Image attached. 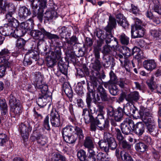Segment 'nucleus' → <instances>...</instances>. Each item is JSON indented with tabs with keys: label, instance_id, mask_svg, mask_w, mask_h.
I'll return each mask as SVG.
<instances>
[{
	"label": "nucleus",
	"instance_id": "nucleus-60",
	"mask_svg": "<svg viewBox=\"0 0 161 161\" xmlns=\"http://www.w3.org/2000/svg\"><path fill=\"white\" fill-rule=\"evenodd\" d=\"M150 32L151 35L154 37H159L161 35V31L152 30L150 31Z\"/></svg>",
	"mask_w": 161,
	"mask_h": 161
},
{
	"label": "nucleus",
	"instance_id": "nucleus-58",
	"mask_svg": "<svg viewBox=\"0 0 161 161\" xmlns=\"http://www.w3.org/2000/svg\"><path fill=\"white\" fill-rule=\"evenodd\" d=\"M37 142L40 146H43L46 143V138L42 136H39L37 138Z\"/></svg>",
	"mask_w": 161,
	"mask_h": 161
},
{
	"label": "nucleus",
	"instance_id": "nucleus-56",
	"mask_svg": "<svg viewBox=\"0 0 161 161\" xmlns=\"http://www.w3.org/2000/svg\"><path fill=\"white\" fill-rule=\"evenodd\" d=\"M111 48L108 45L104 46L102 50V53L104 55L110 54Z\"/></svg>",
	"mask_w": 161,
	"mask_h": 161
},
{
	"label": "nucleus",
	"instance_id": "nucleus-7",
	"mask_svg": "<svg viewBox=\"0 0 161 161\" xmlns=\"http://www.w3.org/2000/svg\"><path fill=\"white\" fill-rule=\"evenodd\" d=\"M3 0H0V8L2 11H8L6 14L5 17L6 19L9 22L14 19L13 17V15L15 12V6L13 4L7 2H4V4H3Z\"/></svg>",
	"mask_w": 161,
	"mask_h": 161
},
{
	"label": "nucleus",
	"instance_id": "nucleus-33",
	"mask_svg": "<svg viewBox=\"0 0 161 161\" xmlns=\"http://www.w3.org/2000/svg\"><path fill=\"white\" fill-rule=\"evenodd\" d=\"M39 86H35L36 89L37 88L41 90L42 95H47V93L48 90L47 86L45 84L42 83L41 84L39 85Z\"/></svg>",
	"mask_w": 161,
	"mask_h": 161
},
{
	"label": "nucleus",
	"instance_id": "nucleus-41",
	"mask_svg": "<svg viewBox=\"0 0 161 161\" xmlns=\"http://www.w3.org/2000/svg\"><path fill=\"white\" fill-rule=\"evenodd\" d=\"M148 131L153 135H154L156 134V130L155 123L147 126Z\"/></svg>",
	"mask_w": 161,
	"mask_h": 161
},
{
	"label": "nucleus",
	"instance_id": "nucleus-15",
	"mask_svg": "<svg viewBox=\"0 0 161 161\" xmlns=\"http://www.w3.org/2000/svg\"><path fill=\"white\" fill-rule=\"evenodd\" d=\"M143 114L142 119L146 126L155 123L152 116V114L147 109L144 110Z\"/></svg>",
	"mask_w": 161,
	"mask_h": 161
},
{
	"label": "nucleus",
	"instance_id": "nucleus-3",
	"mask_svg": "<svg viewBox=\"0 0 161 161\" xmlns=\"http://www.w3.org/2000/svg\"><path fill=\"white\" fill-rule=\"evenodd\" d=\"M91 66L94 71H92V75L90 76L91 81L92 85L97 87L98 85L101 84L102 81L99 73L101 65L98 59H96L94 62L91 63Z\"/></svg>",
	"mask_w": 161,
	"mask_h": 161
},
{
	"label": "nucleus",
	"instance_id": "nucleus-16",
	"mask_svg": "<svg viewBox=\"0 0 161 161\" xmlns=\"http://www.w3.org/2000/svg\"><path fill=\"white\" fill-rule=\"evenodd\" d=\"M135 30L133 31L131 30V34L134 38L141 37L143 36L145 33L144 29L141 25H136L135 26Z\"/></svg>",
	"mask_w": 161,
	"mask_h": 161
},
{
	"label": "nucleus",
	"instance_id": "nucleus-13",
	"mask_svg": "<svg viewBox=\"0 0 161 161\" xmlns=\"http://www.w3.org/2000/svg\"><path fill=\"white\" fill-rule=\"evenodd\" d=\"M11 55L10 51L7 48H4L0 51V63L6 64V66L10 65L8 60Z\"/></svg>",
	"mask_w": 161,
	"mask_h": 161
},
{
	"label": "nucleus",
	"instance_id": "nucleus-14",
	"mask_svg": "<svg viewBox=\"0 0 161 161\" xmlns=\"http://www.w3.org/2000/svg\"><path fill=\"white\" fill-rule=\"evenodd\" d=\"M103 114L98 113L97 116L95 119V121H96L97 126L100 128L101 130H106L108 128L109 125V122L108 120H105L104 124L103 126H100V125L101 124L102 121L104 119Z\"/></svg>",
	"mask_w": 161,
	"mask_h": 161
},
{
	"label": "nucleus",
	"instance_id": "nucleus-31",
	"mask_svg": "<svg viewBox=\"0 0 161 161\" xmlns=\"http://www.w3.org/2000/svg\"><path fill=\"white\" fill-rule=\"evenodd\" d=\"M98 144L100 149L105 152H108L109 149V145L108 142H107L103 140L100 141Z\"/></svg>",
	"mask_w": 161,
	"mask_h": 161
},
{
	"label": "nucleus",
	"instance_id": "nucleus-61",
	"mask_svg": "<svg viewBox=\"0 0 161 161\" xmlns=\"http://www.w3.org/2000/svg\"><path fill=\"white\" fill-rule=\"evenodd\" d=\"M130 103H127L125 106L124 107V112L127 115L130 114Z\"/></svg>",
	"mask_w": 161,
	"mask_h": 161
},
{
	"label": "nucleus",
	"instance_id": "nucleus-62",
	"mask_svg": "<svg viewBox=\"0 0 161 161\" xmlns=\"http://www.w3.org/2000/svg\"><path fill=\"white\" fill-rule=\"evenodd\" d=\"M115 112H114V108L112 107H109L107 108V114L108 116H114Z\"/></svg>",
	"mask_w": 161,
	"mask_h": 161
},
{
	"label": "nucleus",
	"instance_id": "nucleus-30",
	"mask_svg": "<svg viewBox=\"0 0 161 161\" xmlns=\"http://www.w3.org/2000/svg\"><path fill=\"white\" fill-rule=\"evenodd\" d=\"M120 155L122 161H133L131 155L124 151H121Z\"/></svg>",
	"mask_w": 161,
	"mask_h": 161
},
{
	"label": "nucleus",
	"instance_id": "nucleus-12",
	"mask_svg": "<svg viewBox=\"0 0 161 161\" xmlns=\"http://www.w3.org/2000/svg\"><path fill=\"white\" fill-rule=\"evenodd\" d=\"M60 117L58 112L56 110H52L50 114V121L53 126L58 127L61 124Z\"/></svg>",
	"mask_w": 161,
	"mask_h": 161
},
{
	"label": "nucleus",
	"instance_id": "nucleus-29",
	"mask_svg": "<svg viewBox=\"0 0 161 161\" xmlns=\"http://www.w3.org/2000/svg\"><path fill=\"white\" fill-rule=\"evenodd\" d=\"M32 22L31 20L29 19L28 21L25 22H22L20 25V27L25 32H26L27 31L30 30L31 27Z\"/></svg>",
	"mask_w": 161,
	"mask_h": 161
},
{
	"label": "nucleus",
	"instance_id": "nucleus-17",
	"mask_svg": "<svg viewBox=\"0 0 161 161\" xmlns=\"http://www.w3.org/2000/svg\"><path fill=\"white\" fill-rule=\"evenodd\" d=\"M33 77V80L35 87L36 86H39L42 83L43 75L39 71L34 72L32 74Z\"/></svg>",
	"mask_w": 161,
	"mask_h": 161
},
{
	"label": "nucleus",
	"instance_id": "nucleus-37",
	"mask_svg": "<svg viewBox=\"0 0 161 161\" xmlns=\"http://www.w3.org/2000/svg\"><path fill=\"white\" fill-rule=\"evenodd\" d=\"M63 90L64 92L67 96L69 98H71L72 97L73 92L72 89L69 86H68L67 87L65 85L63 86Z\"/></svg>",
	"mask_w": 161,
	"mask_h": 161
},
{
	"label": "nucleus",
	"instance_id": "nucleus-23",
	"mask_svg": "<svg viewBox=\"0 0 161 161\" xmlns=\"http://www.w3.org/2000/svg\"><path fill=\"white\" fill-rule=\"evenodd\" d=\"M0 108L1 110L2 119H3L6 117L8 112L7 105L5 99H0Z\"/></svg>",
	"mask_w": 161,
	"mask_h": 161
},
{
	"label": "nucleus",
	"instance_id": "nucleus-46",
	"mask_svg": "<svg viewBox=\"0 0 161 161\" xmlns=\"http://www.w3.org/2000/svg\"><path fill=\"white\" fill-rule=\"evenodd\" d=\"M154 78L153 76H152L150 80H148L147 82L149 88L152 92L154 91L155 86V82L154 81Z\"/></svg>",
	"mask_w": 161,
	"mask_h": 161
},
{
	"label": "nucleus",
	"instance_id": "nucleus-1",
	"mask_svg": "<svg viewBox=\"0 0 161 161\" xmlns=\"http://www.w3.org/2000/svg\"><path fill=\"white\" fill-rule=\"evenodd\" d=\"M93 86L95 88H97V90L98 94H97L96 98L95 97V94L92 90L91 91H89V92L87 93L86 98V102L87 104V107L88 108H91V103L92 101V99H94L96 103V101H99L101 98L103 101H107L109 99L107 94L103 87L101 84L97 85V87H96L93 85Z\"/></svg>",
	"mask_w": 161,
	"mask_h": 161
},
{
	"label": "nucleus",
	"instance_id": "nucleus-45",
	"mask_svg": "<svg viewBox=\"0 0 161 161\" xmlns=\"http://www.w3.org/2000/svg\"><path fill=\"white\" fill-rule=\"evenodd\" d=\"M114 131V134L116 135L117 138L119 142L123 140L124 139V137L122 136L120 130L119 129L115 128Z\"/></svg>",
	"mask_w": 161,
	"mask_h": 161
},
{
	"label": "nucleus",
	"instance_id": "nucleus-9",
	"mask_svg": "<svg viewBox=\"0 0 161 161\" xmlns=\"http://www.w3.org/2000/svg\"><path fill=\"white\" fill-rule=\"evenodd\" d=\"M121 130L124 134L128 135L135 130V124L133 121L130 118H126L121 123Z\"/></svg>",
	"mask_w": 161,
	"mask_h": 161
},
{
	"label": "nucleus",
	"instance_id": "nucleus-4",
	"mask_svg": "<svg viewBox=\"0 0 161 161\" xmlns=\"http://www.w3.org/2000/svg\"><path fill=\"white\" fill-rule=\"evenodd\" d=\"M51 55L52 58L49 57L47 58V66L48 67H52L57 62L56 60H59L58 65L60 68L61 72L64 75H66L67 74V70L66 69H62V68L64 67L63 66L64 64L60 62V61L62 62L60 50L52 52Z\"/></svg>",
	"mask_w": 161,
	"mask_h": 161
},
{
	"label": "nucleus",
	"instance_id": "nucleus-5",
	"mask_svg": "<svg viewBox=\"0 0 161 161\" xmlns=\"http://www.w3.org/2000/svg\"><path fill=\"white\" fill-rule=\"evenodd\" d=\"M32 8L34 11L38 9L37 17L41 21L42 20L44 9L47 7V0H32L31 1Z\"/></svg>",
	"mask_w": 161,
	"mask_h": 161
},
{
	"label": "nucleus",
	"instance_id": "nucleus-18",
	"mask_svg": "<svg viewBox=\"0 0 161 161\" xmlns=\"http://www.w3.org/2000/svg\"><path fill=\"white\" fill-rule=\"evenodd\" d=\"M140 97L138 92L134 91L127 95L125 98L126 100L129 103L133 104L138 100Z\"/></svg>",
	"mask_w": 161,
	"mask_h": 161
},
{
	"label": "nucleus",
	"instance_id": "nucleus-19",
	"mask_svg": "<svg viewBox=\"0 0 161 161\" xmlns=\"http://www.w3.org/2000/svg\"><path fill=\"white\" fill-rule=\"evenodd\" d=\"M31 14L30 9L25 6L21 7L19 8L18 15L19 17L22 19H25Z\"/></svg>",
	"mask_w": 161,
	"mask_h": 161
},
{
	"label": "nucleus",
	"instance_id": "nucleus-44",
	"mask_svg": "<svg viewBox=\"0 0 161 161\" xmlns=\"http://www.w3.org/2000/svg\"><path fill=\"white\" fill-rule=\"evenodd\" d=\"M78 39L75 36H72L69 40L67 41L68 43L69 44L71 47L75 45L77 43Z\"/></svg>",
	"mask_w": 161,
	"mask_h": 161
},
{
	"label": "nucleus",
	"instance_id": "nucleus-2",
	"mask_svg": "<svg viewBox=\"0 0 161 161\" xmlns=\"http://www.w3.org/2000/svg\"><path fill=\"white\" fill-rule=\"evenodd\" d=\"M8 101L10 107V114L13 117H18L23 109L22 103L12 94L8 97Z\"/></svg>",
	"mask_w": 161,
	"mask_h": 161
},
{
	"label": "nucleus",
	"instance_id": "nucleus-42",
	"mask_svg": "<svg viewBox=\"0 0 161 161\" xmlns=\"http://www.w3.org/2000/svg\"><path fill=\"white\" fill-rule=\"evenodd\" d=\"M54 11H47L44 14V17L47 19V20L52 19L54 16Z\"/></svg>",
	"mask_w": 161,
	"mask_h": 161
},
{
	"label": "nucleus",
	"instance_id": "nucleus-50",
	"mask_svg": "<svg viewBox=\"0 0 161 161\" xmlns=\"http://www.w3.org/2000/svg\"><path fill=\"white\" fill-rule=\"evenodd\" d=\"M117 23L119 25L124 28H127L129 25V24L126 18L123 19L121 21L120 20L117 21Z\"/></svg>",
	"mask_w": 161,
	"mask_h": 161
},
{
	"label": "nucleus",
	"instance_id": "nucleus-21",
	"mask_svg": "<svg viewBox=\"0 0 161 161\" xmlns=\"http://www.w3.org/2000/svg\"><path fill=\"white\" fill-rule=\"evenodd\" d=\"M156 65V63L154 59L146 60L143 62V66L144 68L150 71L154 69Z\"/></svg>",
	"mask_w": 161,
	"mask_h": 161
},
{
	"label": "nucleus",
	"instance_id": "nucleus-38",
	"mask_svg": "<svg viewBox=\"0 0 161 161\" xmlns=\"http://www.w3.org/2000/svg\"><path fill=\"white\" fill-rule=\"evenodd\" d=\"M119 39L121 42L123 44L127 45L129 42V38L124 33L121 34L119 36Z\"/></svg>",
	"mask_w": 161,
	"mask_h": 161
},
{
	"label": "nucleus",
	"instance_id": "nucleus-11",
	"mask_svg": "<svg viewBox=\"0 0 161 161\" xmlns=\"http://www.w3.org/2000/svg\"><path fill=\"white\" fill-rule=\"evenodd\" d=\"M31 34L33 37H39L42 35V37L46 36L48 38L58 39L59 37L56 35L53 34L47 31L43 28H41L39 30H32L31 31Z\"/></svg>",
	"mask_w": 161,
	"mask_h": 161
},
{
	"label": "nucleus",
	"instance_id": "nucleus-48",
	"mask_svg": "<svg viewBox=\"0 0 161 161\" xmlns=\"http://www.w3.org/2000/svg\"><path fill=\"white\" fill-rule=\"evenodd\" d=\"M84 118L85 120V122L86 124L89 123L92 121H94L95 118L93 116L88 112V114L84 116Z\"/></svg>",
	"mask_w": 161,
	"mask_h": 161
},
{
	"label": "nucleus",
	"instance_id": "nucleus-25",
	"mask_svg": "<svg viewBox=\"0 0 161 161\" xmlns=\"http://www.w3.org/2000/svg\"><path fill=\"white\" fill-rule=\"evenodd\" d=\"M50 98V97L47 95H42L38 99L37 102L38 105L41 107H43L47 104Z\"/></svg>",
	"mask_w": 161,
	"mask_h": 161
},
{
	"label": "nucleus",
	"instance_id": "nucleus-32",
	"mask_svg": "<svg viewBox=\"0 0 161 161\" xmlns=\"http://www.w3.org/2000/svg\"><path fill=\"white\" fill-rule=\"evenodd\" d=\"M51 159L52 161H66L65 157L58 153L53 154Z\"/></svg>",
	"mask_w": 161,
	"mask_h": 161
},
{
	"label": "nucleus",
	"instance_id": "nucleus-36",
	"mask_svg": "<svg viewBox=\"0 0 161 161\" xmlns=\"http://www.w3.org/2000/svg\"><path fill=\"white\" fill-rule=\"evenodd\" d=\"M26 41L23 39L19 38L16 42V47L18 49H21L24 46Z\"/></svg>",
	"mask_w": 161,
	"mask_h": 161
},
{
	"label": "nucleus",
	"instance_id": "nucleus-26",
	"mask_svg": "<svg viewBox=\"0 0 161 161\" xmlns=\"http://www.w3.org/2000/svg\"><path fill=\"white\" fill-rule=\"evenodd\" d=\"M136 133L138 135H141L144 130V125L142 122H139L135 125V130Z\"/></svg>",
	"mask_w": 161,
	"mask_h": 161
},
{
	"label": "nucleus",
	"instance_id": "nucleus-59",
	"mask_svg": "<svg viewBox=\"0 0 161 161\" xmlns=\"http://www.w3.org/2000/svg\"><path fill=\"white\" fill-rule=\"evenodd\" d=\"M138 45L141 47H145V48H149V44L146 43L144 40L140 39L137 42Z\"/></svg>",
	"mask_w": 161,
	"mask_h": 161
},
{
	"label": "nucleus",
	"instance_id": "nucleus-64",
	"mask_svg": "<svg viewBox=\"0 0 161 161\" xmlns=\"http://www.w3.org/2000/svg\"><path fill=\"white\" fill-rule=\"evenodd\" d=\"M101 50L100 48H97V47H94V52L95 57L96 59H98L100 57L99 51Z\"/></svg>",
	"mask_w": 161,
	"mask_h": 161
},
{
	"label": "nucleus",
	"instance_id": "nucleus-22",
	"mask_svg": "<svg viewBox=\"0 0 161 161\" xmlns=\"http://www.w3.org/2000/svg\"><path fill=\"white\" fill-rule=\"evenodd\" d=\"M2 31H3L2 34L4 36L11 35L14 37H15V36H16L15 35L14 29L11 26L9 25L8 24H5L4 25Z\"/></svg>",
	"mask_w": 161,
	"mask_h": 161
},
{
	"label": "nucleus",
	"instance_id": "nucleus-40",
	"mask_svg": "<svg viewBox=\"0 0 161 161\" xmlns=\"http://www.w3.org/2000/svg\"><path fill=\"white\" fill-rule=\"evenodd\" d=\"M136 148L138 151L141 152H144L147 148L146 146L142 142L137 143L136 146Z\"/></svg>",
	"mask_w": 161,
	"mask_h": 161
},
{
	"label": "nucleus",
	"instance_id": "nucleus-39",
	"mask_svg": "<svg viewBox=\"0 0 161 161\" xmlns=\"http://www.w3.org/2000/svg\"><path fill=\"white\" fill-rule=\"evenodd\" d=\"M77 157L80 161H85L86 157V153L83 150H80L77 153Z\"/></svg>",
	"mask_w": 161,
	"mask_h": 161
},
{
	"label": "nucleus",
	"instance_id": "nucleus-27",
	"mask_svg": "<svg viewBox=\"0 0 161 161\" xmlns=\"http://www.w3.org/2000/svg\"><path fill=\"white\" fill-rule=\"evenodd\" d=\"M84 145V147L87 148H94V146L92 138L89 136L86 137Z\"/></svg>",
	"mask_w": 161,
	"mask_h": 161
},
{
	"label": "nucleus",
	"instance_id": "nucleus-43",
	"mask_svg": "<svg viewBox=\"0 0 161 161\" xmlns=\"http://www.w3.org/2000/svg\"><path fill=\"white\" fill-rule=\"evenodd\" d=\"M7 141V136L4 134H0V146L5 145Z\"/></svg>",
	"mask_w": 161,
	"mask_h": 161
},
{
	"label": "nucleus",
	"instance_id": "nucleus-52",
	"mask_svg": "<svg viewBox=\"0 0 161 161\" xmlns=\"http://www.w3.org/2000/svg\"><path fill=\"white\" fill-rule=\"evenodd\" d=\"M120 146L124 148L129 149L130 148L131 146L125 140H123L119 142Z\"/></svg>",
	"mask_w": 161,
	"mask_h": 161
},
{
	"label": "nucleus",
	"instance_id": "nucleus-10",
	"mask_svg": "<svg viewBox=\"0 0 161 161\" xmlns=\"http://www.w3.org/2000/svg\"><path fill=\"white\" fill-rule=\"evenodd\" d=\"M19 131L20 134L23 140L25 142L27 141L30 133L32 130V127L30 124L26 125L24 123H21L19 125Z\"/></svg>",
	"mask_w": 161,
	"mask_h": 161
},
{
	"label": "nucleus",
	"instance_id": "nucleus-28",
	"mask_svg": "<svg viewBox=\"0 0 161 161\" xmlns=\"http://www.w3.org/2000/svg\"><path fill=\"white\" fill-rule=\"evenodd\" d=\"M123 110L120 108H118L117 110L115 112L114 116V119L117 121H120L123 116Z\"/></svg>",
	"mask_w": 161,
	"mask_h": 161
},
{
	"label": "nucleus",
	"instance_id": "nucleus-53",
	"mask_svg": "<svg viewBox=\"0 0 161 161\" xmlns=\"http://www.w3.org/2000/svg\"><path fill=\"white\" fill-rule=\"evenodd\" d=\"M49 117L47 115L45 118L43 122V125L44 128L47 130L50 129V125L49 124Z\"/></svg>",
	"mask_w": 161,
	"mask_h": 161
},
{
	"label": "nucleus",
	"instance_id": "nucleus-49",
	"mask_svg": "<svg viewBox=\"0 0 161 161\" xmlns=\"http://www.w3.org/2000/svg\"><path fill=\"white\" fill-rule=\"evenodd\" d=\"M144 110H141V111H138L137 109L135 110V113H133L132 114L134 118L136 119H138L141 118L142 119V116L143 115V112Z\"/></svg>",
	"mask_w": 161,
	"mask_h": 161
},
{
	"label": "nucleus",
	"instance_id": "nucleus-55",
	"mask_svg": "<svg viewBox=\"0 0 161 161\" xmlns=\"http://www.w3.org/2000/svg\"><path fill=\"white\" fill-rule=\"evenodd\" d=\"M108 144L109 145V147H110L111 149L112 150L115 149L117 146L116 142L112 138L110 139L108 141Z\"/></svg>",
	"mask_w": 161,
	"mask_h": 161
},
{
	"label": "nucleus",
	"instance_id": "nucleus-63",
	"mask_svg": "<svg viewBox=\"0 0 161 161\" xmlns=\"http://www.w3.org/2000/svg\"><path fill=\"white\" fill-rule=\"evenodd\" d=\"M104 39H99L97 41V44L95 47H97V48L101 49V47L104 43Z\"/></svg>",
	"mask_w": 161,
	"mask_h": 161
},
{
	"label": "nucleus",
	"instance_id": "nucleus-35",
	"mask_svg": "<svg viewBox=\"0 0 161 161\" xmlns=\"http://www.w3.org/2000/svg\"><path fill=\"white\" fill-rule=\"evenodd\" d=\"M136 48L135 47L134 48L132 51L128 47H125L123 48V54L127 58L134 54L133 52Z\"/></svg>",
	"mask_w": 161,
	"mask_h": 161
},
{
	"label": "nucleus",
	"instance_id": "nucleus-8",
	"mask_svg": "<svg viewBox=\"0 0 161 161\" xmlns=\"http://www.w3.org/2000/svg\"><path fill=\"white\" fill-rule=\"evenodd\" d=\"M109 21L108 25L105 28L107 34L105 35L106 38H104L107 43H109L112 40L113 36L111 34L112 30L115 28L116 25L115 19L114 18L110 16Z\"/></svg>",
	"mask_w": 161,
	"mask_h": 161
},
{
	"label": "nucleus",
	"instance_id": "nucleus-20",
	"mask_svg": "<svg viewBox=\"0 0 161 161\" xmlns=\"http://www.w3.org/2000/svg\"><path fill=\"white\" fill-rule=\"evenodd\" d=\"M11 26L14 29L15 35H16V37H19L21 36L22 35L20 34V33L22 31L21 30H18L16 28L19 25V23L18 21L14 18L11 21H9L7 24Z\"/></svg>",
	"mask_w": 161,
	"mask_h": 161
},
{
	"label": "nucleus",
	"instance_id": "nucleus-34",
	"mask_svg": "<svg viewBox=\"0 0 161 161\" xmlns=\"http://www.w3.org/2000/svg\"><path fill=\"white\" fill-rule=\"evenodd\" d=\"M97 161H108L109 160L107 154L103 153H99L97 156Z\"/></svg>",
	"mask_w": 161,
	"mask_h": 161
},
{
	"label": "nucleus",
	"instance_id": "nucleus-51",
	"mask_svg": "<svg viewBox=\"0 0 161 161\" xmlns=\"http://www.w3.org/2000/svg\"><path fill=\"white\" fill-rule=\"evenodd\" d=\"M95 33L96 36L99 39H104V38H106L105 35H104V31L99 29L96 30Z\"/></svg>",
	"mask_w": 161,
	"mask_h": 161
},
{
	"label": "nucleus",
	"instance_id": "nucleus-24",
	"mask_svg": "<svg viewBox=\"0 0 161 161\" xmlns=\"http://www.w3.org/2000/svg\"><path fill=\"white\" fill-rule=\"evenodd\" d=\"M78 137L79 138V135L77 134H74L63 137L66 142L74 145Z\"/></svg>",
	"mask_w": 161,
	"mask_h": 161
},
{
	"label": "nucleus",
	"instance_id": "nucleus-54",
	"mask_svg": "<svg viewBox=\"0 0 161 161\" xmlns=\"http://www.w3.org/2000/svg\"><path fill=\"white\" fill-rule=\"evenodd\" d=\"M109 91L110 93L114 96L117 95L119 92L117 86L115 85H113L112 87L109 89Z\"/></svg>",
	"mask_w": 161,
	"mask_h": 161
},
{
	"label": "nucleus",
	"instance_id": "nucleus-47",
	"mask_svg": "<svg viewBox=\"0 0 161 161\" xmlns=\"http://www.w3.org/2000/svg\"><path fill=\"white\" fill-rule=\"evenodd\" d=\"M10 65L6 66V64H0V77H2L4 75L6 71V68L9 67Z\"/></svg>",
	"mask_w": 161,
	"mask_h": 161
},
{
	"label": "nucleus",
	"instance_id": "nucleus-6",
	"mask_svg": "<svg viewBox=\"0 0 161 161\" xmlns=\"http://www.w3.org/2000/svg\"><path fill=\"white\" fill-rule=\"evenodd\" d=\"M75 133L79 135V139L80 140L83 139L84 135L82 130L78 127L68 125L63 129L62 134L63 137Z\"/></svg>",
	"mask_w": 161,
	"mask_h": 161
},
{
	"label": "nucleus",
	"instance_id": "nucleus-57",
	"mask_svg": "<svg viewBox=\"0 0 161 161\" xmlns=\"http://www.w3.org/2000/svg\"><path fill=\"white\" fill-rule=\"evenodd\" d=\"M143 140L148 145L152 144L153 142L151 137L148 136H145L143 138Z\"/></svg>",
	"mask_w": 161,
	"mask_h": 161
}]
</instances>
